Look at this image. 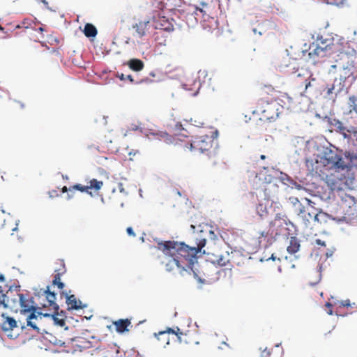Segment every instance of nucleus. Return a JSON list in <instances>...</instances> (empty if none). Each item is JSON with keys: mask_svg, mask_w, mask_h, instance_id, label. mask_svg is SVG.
<instances>
[{"mask_svg": "<svg viewBox=\"0 0 357 357\" xmlns=\"http://www.w3.org/2000/svg\"><path fill=\"white\" fill-rule=\"evenodd\" d=\"M149 75L154 77H155V73L154 72H151L149 73Z\"/></svg>", "mask_w": 357, "mask_h": 357, "instance_id": "48", "label": "nucleus"}, {"mask_svg": "<svg viewBox=\"0 0 357 357\" xmlns=\"http://www.w3.org/2000/svg\"><path fill=\"white\" fill-rule=\"evenodd\" d=\"M68 198H71L73 197V195L68 194Z\"/></svg>", "mask_w": 357, "mask_h": 357, "instance_id": "51", "label": "nucleus"}, {"mask_svg": "<svg viewBox=\"0 0 357 357\" xmlns=\"http://www.w3.org/2000/svg\"><path fill=\"white\" fill-rule=\"evenodd\" d=\"M83 32L85 36L87 38H93L96 36L98 33V31L96 26L90 23H87L85 24Z\"/></svg>", "mask_w": 357, "mask_h": 357, "instance_id": "23", "label": "nucleus"}, {"mask_svg": "<svg viewBox=\"0 0 357 357\" xmlns=\"http://www.w3.org/2000/svg\"><path fill=\"white\" fill-rule=\"evenodd\" d=\"M315 244L319 246L326 247V242L321 240V239H316L315 240Z\"/></svg>", "mask_w": 357, "mask_h": 357, "instance_id": "36", "label": "nucleus"}, {"mask_svg": "<svg viewBox=\"0 0 357 357\" xmlns=\"http://www.w3.org/2000/svg\"><path fill=\"white\" fill-rule=\"evenodd\" d=\"M213 139L211 136L203 135L196 136L190 144V150L200 153L208 152L213 148Z\"/></svg>", "mask_w": 357, "mask_h": 357, "instance_id": "8", "label": "nucleus"}, {"mask_svg": "<svg viewBox=\"0 0 357 357\" xmlns=\"http://www.w3.org/2000/svg\"><path fill=\"white\" fill-rule=\"evenodd\" d=\"M345 160L342 158V151L336 149L330 150L325 153L326 165L336 171L349 169L357 164V139L354 141L353 148L344 153Z\"/></svg>", "mask_w": 357, "mask_h": 357, "instance_id": "4", "label": "nucleus"}, {"mask_svg": "<svg viewBox=\"0 0 357 357\" xmlns=\"http://www.w3.org/2000/svg\"><path fill=\"white\" fill-rule=\"evenodd\" d=\"M189 12L188 14H190V11H192V13H190V16L192 17L193 14L195 13L197 10H199L201 13H203L204 15L207 14L208 11L209 10L208 4L206 2L201 1L199 3V6H188Z\"/></svg>", "mask_w": 357, "mask_h": 357, "instance_id": "21", "label": "nucleus"}, {"mask_svg": "<svg viewBox=\"0 0 357 357\" xmlns=\"http://www.w3.org/2000/svg\"><path fill=\"white\" fill-rule=\"evenodd\" d=\"M126 231L129 236H133V237L135 236V234L134 233L132 227H128L126 229Z\"/></svg>", "mask_w": 357, "mask_h": 357, "instance_id": "41", "label": "nucleus"}, {"mask_svg": "<svg viewBox=\"0 0 357 357\" xmlns=\"http://www.w3.org/2000/svg\"><path fill=\"white\" fill-rule=\"evenodd\" d=\"M330 125L335 130L343 136L344 139L351 138L353 134L357 139V126H350L349 128L344 126L343 123L338 119H333L330 121Z\"/></svg>", "mask_w": 357, "mask_h": 357, "instance_id": "11", "label": "nucleus"}, {"mask_svg": "<svg viewBox=\"0 0 357 357\" xmlns=\"http://www.w3.org/2000/svg\"><path fill=\"white\" fill-rule=\"evenodd\" d=\"M21 107H24V104H21Z\"/></svg>", "mask_w": 357, "mask_h": 357, "instance_id": "58", "label": "nucleus"}, {"mask_svg": "<svg viewBox=\"0 0 357 357\" xmlns=\"http://www.w3.org/2000/svg\"><path fill=\"white\" fill-rule=\"evenodd\" d=\"M153 80L149 78V77H145V78H143L142 79H140L139 82H136L135 84H152L153 83Z\"/></svg>", "mask_w": 357, "mask_h": 357, "instance_id": "34", "label": "nucleus"}, {"mask_svg": "<svg viewBox=\"0 0 357 357\" xmlns=\"http://www.w3.org/2000/svg\"><path fill=\"white\" fill-rule=\"evenodd\" d=\"M328 314H331H331H333V312H332V310H329V312H328Z\"/></svg>", "mask_w": 357, "mask_h": 357, "instance_id": "50", "label": "nucleus"}, {"mask_svg": "<svg viewBox=\"0 0 357 357\" xmlns=\"http://www.w3.org/2000/svg\"><path fill=\"white\" fill-rule=\"evenodd\" d=\"M39 30H40V31H43V28H42V27H40V28H39Z\"/></svg>", "mask_w": 357, "mask_h": 357, "instance_id": "56", "label": "nucleus"}, {"mask_svg": "<svg viewBox=\"0 0 357 357\" xmlns=\"http://www.w3.org/2000/svg\"><path fill=\"white\" fill-rule=\"evenodd\" d=\"M62 294L65 295L68 310H79L82 309L86 306L82 305L81 301L77 300L75 295L68 296L67 294H65L64 292H62Z\"/></svg>", "mask_w": 357, "mask_h": 357, "instance_id": "17", "label": "nucleus"}, {"mask_svg": "<svg viewBox=\"0 0 357 357\" xmlns=\"http://www.w3.org/2000/svg\"><path fill=\"white\" fill-rule=\"evenodd\" d=\"M60 263L62 268L59 270H55L56 273L54 275L52 284L54 286H57L59 289H63L64 284L61 281V276L66 272V267L63 260H61Z\"/></svg>", "mask_w": 357, "mask_h": 357, "instance_id": "18", "label": "nucleus"}, {"mask_svg": "<svg viewBox=\"0 0 357 357\" xmlns=\"http://www.w3.org/2000/svg\"><path fill=\"white\" fill-rule=\"evenodd\" d=\"M292 82L296 87L303 89L305 93L315 92L319 88L317 79L309 70L304 68H298L294 73Z\"/></svg>", "mask_w": 357, "mask_h": 357, "instance_id": "5", "label": "nucleus"}, {"mask_svg": "<svg viewBox=\"0 0 357 357\" xmlns=\"http://www.w3.org/2000/svg\"><path fill=\"white\" fill-rule=\"evenodd\" d=\"M118 188L119 191L125 195H128V192L126 191L125 188H123V185L121 183H119L118 184Z\"/></svg>", "mask_w": 357, "mask_h": 357, "instance_id": "37", "label": "nucleus"}, {"mask_svg": "<svg viewBox=\"0 0 357 357\" xmlns=\"http://www.w3.org/2000/svg\"><path fill=\"white\" fill-rule=\"evenodd\" d=\"M300 244L296 237H291L289 245L287 247V251L290 254H294L299 250Z\"/></svg>", "mask_w": 357, "mask_h": 357, "instance_id": "24", "label": "nucleus"}, {"mask_svg": "<svg viewBox=\"0 0 357 357\" xmlns=\"http://www.w3.org/2000/svg\"><path fill=\"white\" fill-rule=\"evenodd\" d=\"M208 232H209L211 234H214V232H213V231H211V230H209V231H208Z\"/></svg>", "mask_w": 357, "mask_h": 357, "instance_id": "52", "label": "nucleus"}, {"mask_svg": "<svg viewBox=\"0 0 357 357\" xmlns=\"http://www.w3.org/2000/svg\"><path fill=\"white\" fill-rule=\"evenodd\" d=\"M52 318L55 324L59 326H63L66 324V319L64 316L58 313L52 314Z\"/></svg>", "mask_w": 357, "mask_h": 357, "instance_id": "25", "label": "nucleus"}, {"mask_svg": "<svg viewBox=\"0 0 357 357\" xmlns=\"http://www.w3.org/2000/svg\"><path fill=\"white\" fill-rule=\"evenodd\" d=\"M1 329L3 332L8 333L7 335L12 339L16 337V335H14L11 333V331L14 330V328H17V321L13 317L6 316L4 314L1 315Z\"/></svg>", "mask_w": 357, "mask_h": 357, "instance_id": "13", "label": "nucleus"}, {"mask_svg": "<svg viewBox=\"0 0 357 357\" xmlns=\"http://www.w3.org/2000/svg\"><path fill=\"white\" fill-rule=\"evenodd\" d=\"M68 190H69V188H68L66 186L63 187V188H62V189H61V192H62L63 193L66 192H68Z\"/></svg>", "mask_w": 357, "mask_h": 357, "instance_id": "44", "label": "nucleus"}, {"mask_svg": "<svg viewBox=\"0 0 357 357\" xmlns=\"http://www.w3.org/2000/svg\"><path fill=\"white\" fill-rule=\"evenodd\" d=\"M176 128H177L178 130H180V129H181V128L182 127V125H181V123H177L176 124Z\"/></svg>", "mask_w": 357, "mask_h": 357, "instance_id": "46", "label": "nucleus"}, {"mask_svg": "<svg viewBox=\"0 0 357 357\" xmlns=\"http://www.w3.org/2000/svg\"><path fill=\"white\" fill-rule=\"evenodd\" d=\"M153 26L156 29H160L166 31L174 30V24L172 21L164 16H160L153 21Z\"/></svg>", "mask_w": 357, "mask_h": 357, "instance_id": "15", "label": "nucleus"}, {"mask_svg": "<svg viewBox=\"0 0 357 357\" xmlns=\"http://www.w3.org/2000/svg\"><path fill=\"white\" fill-rule=\"evenodd\" d=\"M169 333L176 335V337L178 339V341L180 343H182V342L188 343V340L186 339L187 334L181 331V330L178 327H176V328H168L167 329V331H160L158 333V335H156L158 341L161 342L162 345L165 346L167 344H169Z\"/></svg>", "mask_w": 357, "mask_h": 357, "instance_id": "10", "label": "nucleus"}, {"mask_svg": "<svg viewBox=\"0 0 357 357\" xmlns=\"http://www.w3.org/2000/svg\"><path fill=\"white\" fill-rule=\"evenodd\" d=\"M128 67L133 71L139 72L144 67V62L138 59H131L128 61Z\"/></svg>", "mask_w": 357, "mask_h": 357, "instance_id": "22", "label": "nucleus"}, {"mask_svg": "<svg viewBox=\"0 0 357 357\" xmlns=\"http://www.w3.org/2000/svg\"><path fill=\"white\" fill-rule=\"evenodd\" d=\"M356 61L357 55L354 50L351 52H340L335 61L336 64L332 66L333 68H339V73L331 86L326 88L327 96L347 92L357 77Z\"/></svg>", "mask_w": 357, "mask_h": 357, "instance_id": "2", "label": "nucleus"}, {"mask_svg": "<svg viewBox=\"0 0 357 357\" xmlns=\"http://www.w3.org/2000/svg\"><path fill=\"white\" fill-rule=\"evenodd\" d=\"M265 92H273L275 91V89L271 86V85H268V86H264V88Z\"/></svg>", "mask_w": 357, "mask_h": 357, "instance_id": "38", "label": "nucleus"}, {"mask_svg": "<svg viewBox=\"0 0 357 357\" xmlns=\"http://www.w3.org/2000/svg\"><path fill=\"white\" fill-rule=\"evenodd\" d=\"M79 190L81 192H89V187L88 185H82L81 184H75L73 185L72 187L69 188V191L70 192H73L74 190Z\"/></svg>", "mask_w": 357, "mask_h": 357, "instance_id": "29", "label": "nucleus"}, {"mask_svg": "<svg viewBox=\"0 0 357 357\" xmlns=\"http://www.w3.org/2000/svg\"><path fill=\"white\" fill-rule=\"evenodd\" d=\"M203 254L208 255V258L213 264L219 265L220 266H225L229 262V254L227 252H222L220 249L211 252L208 248L204 250Z\"/></svg>", "mask_w": 357, "mask_h": 357, "instance_id": "12", "label": "nucleus"}, {"mask_svg": "<svg viewBox=\"0 0 357 357\" xmlns=\"http://www.w3.org/2000/svg\"><path fill=\"white\" fill-rule=\"evenodd\" d=\"M44 296L46 298V302L40 303L43 307H52L54 310H59V305L55 303L56 294L50 291L49 287L44 291Z\"/></svg>", "mask_w": 357, "mask_h": 357, "instance_id": "16", "label": "nucleus"}, {"mask_svg": "<svg viewBox=\"0 0 357 357\" xmlns=\"http://www.w3.org/2000/svg\"><path fill=\"white\" fill-rule=\"evenodd\" d=\"M195 239L196 247L174 241L158 243V249L169 257L165 263L167 271L181 276L190 275L192 272L196 275L193 265L197 262L199 254L201 255L202 249L206 245V240L204 237H196Z\"/></svg>", "mask_w": 357, "mask_h": 357, "instance_id": "1", "label": "nucleus"}, {"mask_svg": "<svg viewBox=\"0 0 357 357\" xmlns=\"http://www.w3.org/2000/svg\"><path fill=\"white\" fill-rule=\"evenodd\" d=\"M340 306H342V307H348V306H350V302H349V300H344V301H342L340 302Z\"/></svg>", "mask_w": 357, "mask_h": 357, "instance_id": "40", "label": "nucleus"}, {"mask_svg": "<svg viewBox=\"0 0 357 357\" xmlns=\"http://www.w3.org/2000/svg\"><path fill=\"white\" fill-rule=\"evenodd\" d=\"M191 227H192L193 229H195V227L194 225H191Z\"/></svg>", "mask_w": 357, "mask_h": 357, "instance_id": "54", "label": "nucleus"}, {"mask_svg": "<svg viewBox=\"0 0 357 357\" xmlns=\"http://www.w3.org/2000/svg\"><path fill=\"white\" fill-rule=\"evenodd\" d=\"M266 158V155L264 154H262L260 155V159L265 160Z\"/></svg>", "mask_w": 357, "mask_h": 357, "instance_id": "47", "label": "nucleus"}, {"mask_svg": "<svg viewBox=\"0 0 357 357\" xmlns=\"http://www.w3.org/2000/svg\"><path fill=\"white\" fill-rule=\"evenodd\" d=\"M256 211H257V214L261 218L266 217L268 215V211H267V208H266V206L265 205H264L263 204H261V203H259L257 206Z\"/></svg>", "mask_w": 357, "mask_h": 357, "instance_id": "28", "label": "nucleus"}, {"mask_svg": "<svg viewBox=\"0 0 357 357\" xmlns=\"http://www.w3.org/2000/svg\"><path fill=\"white\" fill-rule=\"evenodd\" d=\"M116 77L122 81L129 80L131 83H135V80L131 75H125L123 73H118Z\"/></svg>", "mask_w": 357, "mask_h": 357, "instance_id": "30", "label": "nucleus"}, {"mask_svg": "<svg viewBox=\"0 0 357 357\" xmlns=\"http://www.w3.org/2000/svg\"><path fill=\"white\" fill-rule=\"evenodd\" d=\"M1 306H3L4 307L7 306L6 304L5 303L4 295L3 294L2 296H0V307Z\"/></svg>", "mask_w": 357, "mask_h": 357, "instance_id": "42", "label": "nucleus"}, {"mask_svg": "<svg viewBox=\"0 0 357 357\" xmlns=\"http://www.w3.org/2000/svg\"><path fill=\"white\" fill-rule=\"evenodd\" d=\"M327 183L333 191L340 197L338 206L342 214V218L347 222L354 223L357 221V202L354 197L347 194L342 188L341 179L334 181L327 178Z\"/></svg>", "mask_w": 357, "mask_h": 357, "instance_id": "3", "label": "nucleus"}, {"mask_svg": "<svg viewBox=\"0 0 357 357\" xmlns=\"http://www.w3.org/2000/svg\"><path fill=\"white\" fill-rule=\"evenodd\" d=\"M317 214H311L310 212H307L305 211V217L306 218H303V217H301V218L303 219V220L305 222V223L307 224V223H309L311 220L317 218Z\"/></svg>", "mask_w": 357, "mask_h": 357, "instance_id": "32", "label": "nucleus"}, {"mask_svg": "<svg viewBox=\"0 0 357 357\" xmlns=\"http://www.w3.org/2000/svg\"><path fill=\"white\" fill-rule=\"evenodd\" d=\"M273 260H275V257L273 256V255H272L271 257Z\"/></svg>", "mask_w": 357, "mask_h": 357, "instance_id": "53", "label": "nucleus"}, {"mask_svg": "<svg viewBox=\"0 0 357 357\" xmlns=\"http://www.w3.org/2000/svg\"><path fill=\"white\" fill-rule=\"evenodd\" d=\"M113 325L115 326L116 332L119 333H123L124 332L129 331L128 328L131 326V321L128 319H121L114 321Z\"/></svg>", "mask_w": 357, "mask_h": 357, "instance_id": "19", "label": "nucleus"}, {"mask_svg": "<svg viewBox=\"0 0 357 357\" xmlns=\"http://www.w3.org/2000/svg\"><path fill=\"white\" fill-rule=\"evenodd\" d=\"M209 158L211 160V165L213 166L218 165L219 161H220V158L215 153H213L212 155H210Z\"/></svg>", "mask_w": 357, "mask_h": 357, "instance_id": "33", "label": "nucleus"}, {"mask_svg": "<svg viewBox=\"0 0 357 357\" xmlns=\"http://www.w3.org/2000/svg\"><path fill=\"white\" fill-rule=\"evenodd\" d=\"M306 200H307L309 203H310V202H311V201H310V199H306Z\"/></svg>", "mask_w": 357, "mask_h": 357, "instance_id": "55", "label": "nucleus"}, {"mask_svg": "<svg viewBox=\"0 0 357 357\" xmlns=\"http://www.w3.org/2000/svg\"><path fill=\"white\" fill-rule=\"evenodd\" d=\"M318 51H323V48H321V47H317V48H316V49L313 51V52H310L309 53V56L311 57L312 54H317V52H318Z\"/></svg>", "mask_w": 357, "mask_h": 357, "instance_id": "43", "label": "nucleus"}, {"mask_svg": "<svg viewBox=\"0 0 357 357\" xmlns=\"http://www.w3.org/2000/svg\"><path fill=\"white\" fill-rule=\"evenodd\" d=\"M150 27L151 22L147 20H139L132 25V29L135 31V36L140 38L147 34Z\"/></svg>", "mask_w": 357, "mask_h": 357, "instance_id": "14", "label": "nucleus"}, {"mask_svg": "<svg viewBox=\"0 0 357 357\" xmlns=\"http://www.w3.org/2000/svg\"><path fill=\"white\" fill-rule=\"evenodd\" d=\"M279 105L275 101H265L264 99L258 100L254 114L261 115L260 120L272 121L279 116Z\"/></svg>", "mask_w": 357, "mask_h": 357, "instance_id": "6", "label": "nucleus"}, {"mask_svg": "<svg viewBox=\"0 0 357 357\" xmlns=\"http://www.w3.org/2000/svg\"><path fill=\"white\" fill-rule=\"evenodd\" d=\"M326 3L342 8L348 6L349 0H324Z\"/></svg>", "mask_w": 357, "mask_h": 357, "instance_id": "26", "label": "nucleus"}, {"mask_svg": "<svg viewBox=\"0 0 357 357\" xmlns=\"http://www.w3.org/2000/svg\"><path fill=\"white\" fill-rule=\"evenodd\" d=\"M19 298L21 312L23 313L31 312L27 318V326H31L33 329L38 330L36 324L32 321L38 318V315L35 314L36 308L33 305V302L31 298L22 294H19Z\"/></svg>", "mask_w": 357, "mask_h": 357, "instance_id": "7", "label": "nucleus"}, {"mask_svg": "<svg viewBox=\"0 0 357 357\" xmlns=\"http://www.w3.org/2000/svg\"><path fill=\"white\" fill-rule=\"evenodd\" d=\"M270 355H271V351H270V350H268L266 348L265 349H264L261 354V357H268V356H270Z\"/></svg>", "mask_w": 357, "mask_h": 357, "instance_id": "35", "label": "nucleus"}, {"mask_svg": "<svg viewBox=\"0 0 357 357\" xmlns=\"http://www.w3.org/2000/svg\"><path fill=\"white\" fill-rule=\"evenodd\" d=\"M89 185H88L89 189H94L96 191H98L103 186V182L101 181H98L97 179L93 178L89 182Z\"/></svg>", "mask_w": 357, "mask_h": 357, "instance_id": "27", "label": "nucleus"}, {"mask_svg": "<svg viewBox=\"0 0 357 357\" xmlns=\"http://www.w3.org/2000/svg\"><path fill=\"white\" fill-rule=\"evenodd\" d=\"M267 235H268V233H267V232L262 231V232H261V234H260V236H259V238H260L261 236H262V237H266V236H267Z\"/></svg>", "mask_w": 357, "mask_h": 357, "instance_id": "45", "label": "nucleus"}, {"mask_svg": "<svg viewBox=\"0 0 357 357\" xmlns=\"http://www.w3.org/2000/svg\"><path fill=\"white\" fill-rule=\"evenodd\" d=\"M0 282L4 283L5 282V278L3 275L0 274ZM4 289L3 287L0 285V293H3Z\"/></svg>", "mask_w": 357, "mask_h": 357, "instance_id": "39", "label": "nucleus"}, {"mask_svg": "<svg viewBox=\"0 0 357 357\" xmlns=\"http://www.w3.org/2000/svg\"><path fill=\"white\" fill-rule=\"evenodd\" d=\"M289 202L294 206L295 212L300 217H305V207L302 205L298 199L295 197H291L289 199Z\"/></svg>", "mask_w": 357, "mask_h": 357, "instance_id": "20", "label": "nucleus"}, {"mask_svg": "<svg viewBox=\"0 0 357 357\" xmlns=\"http://www.w3.org/2000/svg\"><path fill=\"white\" fill-rule=\"evenodd\" d=\"M349 105L351 108V110H353L357 113V98L355 96L349 97Z\"/></svg>", "mask_w": 357, "mask_h": 357, "instance_id": "31", "label": "nucleus"}, {"mask_svg": "<svg viewBox=\"0 0 357 357\" xmlns=\"http://www.w3.org/2000/svg\"><path fill=\"white\" fill-rule=\"evenodd\" d=\"M291 224V222L287 219L284 213H277L274 220L270 223L271 235L286 234L284 231L289 229L287 227Z\"/></svg>", "mask_w": 357, "mask_h": 357, "instance_id": "9", "label": "nucleus"}, {"mask_svg": "<svg viewBox=\"0 0 357 357\" xmlns=\"http://www.w3.org/2000/svg\"><path fill=\"white\" fill-rule=\"evenodd\" d=\"M0 29H1V30H3V27H2L1 26H0Z\"/></svg>", "mask_w": 357, "mask_h": 357, "instance_id": "57", "label": "nucleus"}, {"mask_svg": "<svg viewBox=\"0 0 357 357\" xmlns=\"http://www.w3.org/2000/svg\"><path fill=\"white\" fill-rule=\"evenodd\" d=\"M326 306L327 307H332V305H331L330 303H326Z\"/></svg>", "mask_w": 357, "mask_h": 357, "instance_id": "49", "label": "nucleus"}]
</instances>
